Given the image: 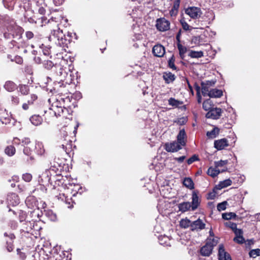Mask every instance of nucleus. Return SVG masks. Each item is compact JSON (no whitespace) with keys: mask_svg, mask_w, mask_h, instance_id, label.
<instances>
[{"mask_svg":"<svg viewBox=\"0 0 260 260\" xmlns=\"http://www.w3.org/2000/svg\"><path fill=\"white\" fill-rule=\"evenodd\" d=\"M209 87L206 85L204 83H202V94L205 96L206 95L209 96L210 93Z\"/></svg>","mask_w":260,"mask_h":260,"instance_id":"79ce46f5","label":"nucleus"},{"mask_svg":"<svg viewBox=\"0 0 260 260\" xmlns=\"http://www.w3.org/2000/svg\"><path fill=\"white\" fill-rule=\"evenodd\" d=\"M188 56L191 58H199L203 57L204 53L202 51H196L191 50L189 53Z\"/></svg>","mask_w":260,"mask_h":260,"instance_id":"e433bc0d","label":"nucleus"},{"mask_svg":"<svg viewBox=\"0 0 260 260\" xmlns=\"http://www.w3.org/2000/svg\"><path fill=\"white\" fill-rule=\"evenodd\" d=\"M170 22L165 18H160L156 21V27L161 31H165L170 29Z\"/></svg>","mask_w":260,"mask_h":260,"instance_id":"9b49d317","label":"nucleus"},{"mask_svg":"<svg viewBox=\"0 0 260 260\" xmlns=\"http://www.w3.org/2000/svg\"><path fill=\"white\" fill-rule=\"evenodd\" d=\"M177 48L179 50V55L180 56V58L183 59L185 57V54L187 51L186 47L182 46L180 43H178Z\"/></svg>","mask_w":260,"mask_h":260,"instance_id":"c9c22d12","label":"nucleus"},{"mask_svg":"<svg viewBox=\"0 0 260 260\" xmlns=\"http://www.w3.org/2000/svg\"><path fill=\"white\" fill-rule=\"evenodd\" d=\"M162 77L167 84L173 82L175 79V75L171 72L164 73Z\"/></svg>","mask_w":260,"mask_h":260,"instance_id":"5701e85b","label":"nucleus"},{"mask_svg":"<svg viewBox=\"0 0 260 260\" xmlns=\"http://www.w3.org/2000/svg\"><path fill=\"white\" fill-rule=\"evenodd\" d=\"M228 203L226 201L222 202L218 204L217 206V209L219 211H223L225 210L226 206Z\"/></svg>","mask_w":260,"mask_h":260,"instance_id":"a18cd8bd","label":"nucleus"},{"mask_svg":"<svg viewBox=\"0 0 260 260\" xmlns=\"http://www.w3.org/2000/svg\"><path fill=\"white\" fill-rule=\"evenodd\" d=\"M42 51L44 55L48 56L50 54V47L48 46L42 47Z\"/></svg>","mask_w":260,"mask_h":260,"instance_id":"864d4df0","label":"nucleus"},{"mask_svg":"<svg viewBox=\"0 0 260 260\" xmlns=\"http://www.w3.org/2000/svg\"><path fill=\"white\" fill-rule=\"evenodd\" d=\"M152 53L156 57H162L165 53V47L160 44L155 45L152 48Z\"/></svg>","mask_w":260,"mask_h":260,"instance_id":"6ab92c4d","label":"nucleus"},{"mask_svg":"<svg viewBox=\"0 0 260 260\" xmlns=\"http://www.w3.org/2000/svg\"><path fill=\"white\" fill-rule=\"evenodd\" d=\"M183 185L189 189L194 188V183L192 180L189 177L185 178L183 181Z\"/></svg>","mask_w":260,"mask_h":260,"instance_id":"7c9ffc66","label":"nucleus"},{"mask_svg":"<svg viewBox=\"0 0 260 260\" xmlns=\"http://www.w3.org/2000/svg\"><path fill=\"white\" fill-rule=\"evenodd\" d=\"M213 107V103L210 99H208L204 101L203 103V108L205 111H209Z\"/></svg>","mask_w":260,"mask_h":260,"instance_id":"2f4dec72","label":"nucleus"},{"mask_svg":"<svg viewBox=\"0 0 260 260\" xmlns=\"http://www.w3.org/2000/svg\"><path fill=\"white\" fill-rule=\"evenodd\" d=\"M205 228V223L203 222L202 220L199 218L196 221L191 222V230L194 231H201Z\"/></svg>","mask_w":260,"mask_h":260,"instance_id":"aec40b11","label":"nucleus"},{"mask_svg":"<svg viewBox=\"0 0 260 260\" xmlns=\"http://www.w3.org/2000/svg\"><path fill=\"white\" fill-rule=\"evenodd\" d=\"M234 232L236 235V237L240 236L243 235V231L241 229H236L234 231Z\"/></svg>","mask_w":260,"mask_h":260,"instance_id":"774afa93","label":"nucleus"},{"mask_svg":"<svg viewBox=\"0 0 260 260\" xmlns=\"http://www.w3.org/2000/svg\"><path fill=\"white\" fill-rule=\"evenodd\" d=\"M182 145L177 141L168 143L165 145V149L167 152H175L182 149Z\"/></svg>","mask_w":260,"mask_h":260,"instance_id":"ddd939ff","label":"nucleus"},{"mask_svg":"<svg viewBox=\"0 0 260 260\" xmlns=\"http://www.w3.org/2000/svg\"><path fill=\"white\" fill-rule=\"evenodd\" d=\"M185 158H186V156L183 155V156H181L179 157H175L174 158V159L176 161H177L178 163L181 164L183 162V161L184 160Z\"/></svg>","mask_w":260,"mask_h":260,"instance_id":"e2e57ef3","label":"nucleus"},{"mask_svg":"<svg viewBox=\"0 0 260 260\" xmlns=\"http://www.w3.org/2000/svg\"><path fill=\"white\" fill-rule=\"evenodd\" d=\"M180 0H175L173 8L178 10L180 6Z\"/></svg>","mask_w":260,"mask_h":260,"instance_id":"338daca9","label":"nucleus"},{"mask_svg":"<svg viewBox=\"0 0 260 260\" xmlns=\"http://www.w3.org/2000/svg\"><path fill=\"white\" fill-rule=\"evenodd\" d=\"M217 243V241L214 239L208 241L206 244L201 248L200 252L201 255L205 256H209L212 253L213 247Z\"/></svg>","mask_w":260,"mask_h":260,"instance_id":"0eeeda50","label":"nucleus"},{"mask_svg":"<svg viewBox=\"0 0 260 260\" xmlns=\"http://www.w3.org/2000/svg\"><path fill=\"white\" fill-rule=\"evenodd\" d=\"M232 182L231 179H227L219 182V184L216 185L215 188L218 190H220L222 188L230 186L232 184Z\"/></svg>","mask_w":260,"mask_h":260,"instance_id":"393cba45","label":"nucleus"},{"mask_svg":"<svg viewBox=\"0 0 260 260\" xmlns=\"http://www.w3.org/2000/svg\"><path fill=\"white\" fill-rule=\"evenodd\" d=\"M216 197V192L213 190V192H209L208 194V199L213 200Z\"/></svg>","mask_w":260,"mask_h":260,"instance_id":"680f3d73","label":"nucleus"},{"mask_svg":"<svg viewBox=\"0 0 260 260\" xmlns=\"http://www.w3.org/2000/svg\"><path fill=\"white\" fill-rule=\"evenodd\" d=\"M66 203L68 204V208H72L73 207V202L72 201L71 199H68L65 198Z\"/></svg>","mask_w":260,"mask_h":260,"instance_id":"052dcab7","label":"nucleus"},{"mask_svg":"<svg viewBox=\"0 0 260 260\" xmlns=\"http://www.w3.org/2000/svg\"><path fill=\"white\" fill-rule=\"evenodd\" d=\"M200 204V201L199 199L198 193L193 191L192 193L191 202H184L180 203L178 205L179 210L182 213L188 211L196 210Z\"/></svg>","mask_w":260,"mask_h":260,"instance_id":"39448f33","label":"nucleus"},{"mask_svg":"<svg viewBox=\"0 0 260 260\" xmlns=\"http://www.w3.org/2000/svg\"><path fill=\"white\" fill-rule=\"evenodd\" d=\"M23 153L24 154L29 156L31 154V149L28 147H24L23 149Z\"/></svg>","mask_w":260,"mask_h":260,"instance_id":"69168bd1","label":"nucleus"},{"mask_svg":"<svg viewBox=\"0 0 260 260\" xmlns=\"http://www.w3.org/2000/svg\"><path fill=\"white\" fill-rule=\"evenodd\" d=\"M180 226L182 228L187 229L191 226V221L188 218L182 219L180 221Z\"/></svg>","mask_w":260,"mask_h":260,"instance_id":"473e14b6","label":"nucleus"},{"mask_svg":"<svg viewBox=\"0 0 260 260\" xmlns=\"http://www.w3.org/2000/svg\"><path fill=\"white\" fill-rule=\"evenodd\" d=\"M220 132V129L217 127H214L211 131H208L206 136L209 139H213L217 137Z\"/></svg>","mask_w":260,"mask_h":260,"instance_id":"b1692460","label":"nucleus"},{"mask_svg":"<svg viewBox=\"0 0 260 260\" xmlns=\"http://www.w3.org/2000/svg\"><path fill=\"white\" fill-rule=\"evenodd\" d=\"M185 13L192 19H197L201 16L202 12L200 8L190 7L185 10Z\"/></svg>","mask_w":260,"mask_h":260,"instance_id":"f8f14e48","label":"nucleus"},{"mask_svg":"<svg viewBox=\"0 0 260 260\" xmlns=\"http://www.w3.org/2000/svg\"><path fill=\"white\" fill-rule=\"evenodd\" d=\"M191 43L196 46L208 45L207 37L205 35L194 36L191 39Z\"/></svg>","mask_w":260,"mask_h":260,"instance_id":"4468645a","label":"nucleus"},{"mask_svg":"<svg viewBox=\"0 0 260 260\" xmlns=\"http://www.w3.org/2000/svg\"><path fill=\"white\" fill-rule=\"evenodd\" d=\"M186 135L184 129H182L179 131V134L177 135V142H179L182 146H185L186 144L185 141H184V138Z\"/></svg>","mask_w":260,"mask_h":260,"instance_id":"cd10ccee","label":"nucleus"},{"mask_svg":"<svg viewBox=\"0 0 260 260\" xmlns=\"http://www.w3.org/2000/svg\"><path fill=\"white\" fill-rule=\"evenodd\" d=\"M19 91L23 95H27L29 91V87L26 85H21L19 86Z\"/></svg>","mask_w":260,"mask_h":260,"instance_id":"a19ab883","label":"nucleus"},{"mask_svg":"<svg viewBox=\"0 0 260 260\" xmlns=\"http://www.w3.org/2000/svg\"><path fill=\"white\" fill-rule=\"evenodd\" d=\"M180 23H181L182 28L185 30H190V26L188 24V23L185 21L184 20H181Z\"/></svg>","mask_w":260,"mask_h":260,"instance_id":"6e6d98bb","label":"nucleus"},{"mask_svg":"<svg viewBox=\"0 0 260 260\" xmlns=\"http://www.w3.org/2000/svg\"><path fill=\"white\" fill-rule=\"evenodd\" d=\"M236 214L234 212L224 213L222 214V217L225 220H230L236 217Z\"/></svg>","mask_w":260,"mask_h":260,"instance_id":"ea45409f","label":"nucleus"},{"mask_svg":"<svg viewBox=\"0 0 260 260\" xmlns=\"http://www.w3.org/2000/svg\"><path fill=\"white\" fill-rule=\"evenodd\" d=\"M3 4L6 8L11 10L14 8L15 4V0H3Z\"/></svg>","mask_w":260,"mask_h":260,"instance_id":"4c0bfd02","label":"nucleus"},{"mask_svg":"<svg viewBox=\"0 0 260 260\" xmlns=\"http://www.w3.org/2000/svg\"><path fill=\"white\" fill-rule=\"evenodd\" d=\"M52 184L54 186L56 185H59L60 183L61 184H65V185H72L73 183H71L69 182L68 183L66 182V180L63 178V176H61L59 175H52Z\"/></svg>","mask_w":260,"mask_h":260,"instance_id":"f3484780","label":"nucleus"},{"mask_svg":"<svg viewBox=\"0 0 260 260\" xmlns=\"http://www.w3.org/2000/svg\"><path fill=\"white\" fill-rule=\"evenodd\" d=\"M24 19L25 21L27 20L30 23H37L40 20V19L36 20L35 17H28L27 15H26V14H24Z\"/></svg>","mask_w":260,"mask_h":260,"instance_id":"8fccbe9b","label":"nucleus"},{"mask_svg":"<svg viewBox=\"0 0 260 260\" xmlns=\"http://www.w3.org/2000/svg\"><path fill=\"white\" fill-rule=\"evenodd\" d=\"M199 160L198 156L194 154L187 160V163L188 165H191L196 161Z\"/></svg>","mask_w":260,"mask_h":260,"instance_id":"09e8293b","label":"nucleus"},{"mask_svg":"<svg viewBox=\"0 0 260 260\" xmlns=\"http://www.w3.org/2000/svg\"><path fill=\"white\" fill-rule=\"evenodd\" d=\"M72 33L69 32L65 34L62 30L58 28L51 31L49 37V39L50 41H52L56 45L62 47L66 50V48H68V45L72 40Z\"/></svg>","mask_w":260,"mask_h":260,"instance_id":"f03ea898","label":"nucleus"},{"mask_svg":"<svg viewBox=\"0 0 260 260\" xmlns=\"http://www.w3.org/2000/svg\"><path fill=\"white\" fill-rule=\"evenodd\" d=\"M175 58L174 55H172L168 60V67L173 70H176V67L175 65Z\"/></svg>","mask_w":260,"mask_h":260,"instance_id":"c03bdc74","label":"nucleus"},{"mask_svg":"<svg viewBox=\"0 0 260 260\" xmlns=\"http://www.w3.org/2000/svg\"><path fill=\"white\" fill-rule=\"evenodd\" d=\"M223 92L221 90L212 89L210 90L209 96L210 98H220L222 95Z\"/></svg>","mask_w":260,"mask_h":260,"instance_id":"c85d7f7f","label":"nucleus"},{"mask_svg":"<svg viewBox=\"0 0 260 260\" xmlns=\"http://www.w3.org/2000/svg\"><path fill=\"white\" fill-rule=\"evenodd\" d=\"M4 87L6 90L9 92L13 91L17 88L16 84L11 81H6Z\"/></svg>","mask_w":260,"mask_h":260,"instance_id":"a878e982","label":"nucleus"},{"mask_svg":"<svg viewBox=\"0 0 260 260\" xmlns=\"http://www.w3.org/2000/svg\"><path fill=\"white\" fill-rule=\"evenodd\" d=\"M15 148L12 145L7 146L5 150V153L10 156L14 155L15 153Z\"/></svg>","mask_w":260,"mask_h":260,"instance_id":"58836bf2","label":"nucleus"},{"mask_svg":"<svg viewBox=\"0 0 260 260\" xmlns=\"http://www.w3.org/2000/svg\"><path fill=\"white\" fill-rule=\"evenodd\" d=\"M12 61H15L18 64H21L23 62V59L20 56H15L13 58L11 59Z\"/></svg>","mask_w":260,"mask_h":260,"instance_id":"5fc2aeb1","label":"nucleus"},{"mask_svg":"<svg viewBox=\"0 0 260 260\" xmlns=\"http://www.w3.org/2000/svg\"><path fill=\"white\" fill-rule=\"evenodd\" d=\"M7 203L9 205L15 206L20 203V199L18 196L15 193H11L8 194Z\"/></svg>","mask_w":260,"mask_h":260,"instance_id":"2eb2a0df","label":"nucleus"},{"mask_svg":"<svg viewBox=\"0 0 260 260\" xmlns=\"http://www.w3.org/2000/svg\"><path fill=\"white\" fill-rule=\"evenodd\" d=\"M53 170H46L39 176L38 182L41 185L44 187L52 185V174Z\"/></svg>","mask_w":260,"mask_h":260,"instance_id":"423d86ee","label":"nucleus"},{"mask_svg":"<svg viewBox=\"0 0 260 260\" xmlns=\"http://www.w3.org/2000/svg\"><path fill=\"white\" fill-rule=\"evenodd\" d=\"M229 145L228 141L225 138L215 140L214 142V146L218 150H223Z\"/></svg>","mask_w":260,"mask_h":260,"instance_id":"a211bd4d","label":"nucleus"},{"mask_svg":"<svg viewBox=\"0 0 260 260\" xmlns=\"http://www.w3.org/2000/svg\"><path fill=\"white\" fill-rule=\"evenodd\" d=\"M43 66L47 69H50L54 66V63L50 60H44Z\"/></svg>","mask_w":260,"mask_h":260,"instance_id":"de8ad7c7","label":"nucleus"},{"mask_svg":"<svg viewBox=\"0 0 260 260\" xmlns=\"http://www.w3.org/2000/svg\"><path fill=\"white\" fill-rule=\"evenodd\" d=\"M249 255L250 257L255 258L256 257L260 255V249L257 248L251 250L249 252Z\"/></svg>","mask_w":260,"mask_h":260,"instance_id":"37998d69","label":"nucleus"},{"mask_svg":"<svg viewBox=\"0 0 260 260\" xmlns=\"http://www.w3.org/2000/svg\"><path fill=\"white\" fill-rule=\"evenodd\" d=\"M35 149L36 153L39 155L44 154L45 150L43 144L41 142H37L36 143Z\"/></svg>","mask_w":260,"mask_h":260,"instance_id":"bb28decb","label":"nucleus"},{"mask_svg":"<svg viewBox=\"0 0 260 260\" xmlns=\"http://www.w3.org/2000/svg\"><path fill=\"white\" fill-rule=\"evenodd\" d=\"M222 111V110L220 108L213 107L211 110L206 113V117L214 120L218 119L220 117Z\"/></svg>","mask_w":260,"mask_h":260,"instance_id":"9d476101","label":"nucleus"},{"mask_svg":"<svg viewBox=\"0 0 260 260\" xmlns=\"http://www.w3.org/2000/svg\"><path fill=\"white\" fill-rule=\"evenodd\" d=\"M11 102L14 105H17L19 103V98L16 96H11Z\"/></svg>","mask_w":260,"mask_h":260,"instance_id":"13d9d810","label":"nucleus"},{"mask_svg":"<svg viewBox=\"0 0 260 260\" xmlns=\"http://www.w3.org/2000/svg\"><path fill=\"white\" fill-rule=\"evenodd\" d=\"M168 104L169 105L174 107L178 108L183 104L182 101L176 100L175 98H171L168 100Z\"/></svg>","mask_w":260,"mask_h":260,"instance_id":"c756f323","label":"nucleus"},{"mask_svg":"<svg viewBox=\"0 0 260 260\" xmlns=\"http://www.w3.org/2000/svg\"><path fill=\"white\" fill-rule=\"evenodd\" d=\"M19 220L20 222H22L26 219V215L25 212L20 211L19 213Z\"/></svg>","mask_w":260,"mask_h":260,"instance_id":"4d7b16f0","label":"nucleus"},{"mask_svg":"<svg viewBox=\"0 0 260 260\" xmlns=\"http://www.w3.org/2000/svg\"><path fill=\"white\" fill-rule=\"evenodd\" d=\"M25 36L27 39L30 40L34 37V35L32 31H27L25 32Z\"/></svg>","mask_w":260,"mask_h":260,"instance_id":"0e129e2a","label":"nucleus"},{"mask_svg":"<svg viewBox=\"0 0 260 260\" xmlns=\"http://www.w3.org/2000/svg\"><path fill=\"white\" fill-rule=\"evenodd\" d=\"M60 142L61 144L58 145V147L62 148L63 151L66 152L67 153H68L67 145H70V144L69 143H71L72 141L68 139V133L63 129H61L60 131Z\"/></svg>","mask_w":260,"mask_h":260,"instance_id":"6e6552de","label":"nucleus"},{"mask_svg":"<svg viewBox=\"0 0 260 260\" xmlns=\"http://www.w3.org/2000/svg\"><path fill=\"white\" fill-rule=\"evenodd\" d=\"M25 204L28 208L34 209V211L30 212V215L34 217L31 221L27 220L25 224H28V228L26 230H31L34 227V223L39 217V206L36 198L33 196L27 197L25 200Z\"/></svg>","mask_w":260,"mask_h":260,"instance_id":"20e7f679","label":"nucleus"},{"mask_svg":"<svg viewBox=\"0 0 260 260\" xmlns=\"http://www.w3.org/2000/svg\"><path fill=\"white\" fill-rule=\"evenodd\" d=\"M218 260H232L230 255L226 252L222 244H220L218 247Z\"/></svg>","mask_w":260,"mask_h":260,"instance_id":"dca6fc26","label":"nucleus"},{"mask_svg":"<svg viewBox=\"0 0 260 260\" xmlns=\"http://www.w3.org/2000/svg\"><path fill=\"white\" fill-rule=\"evenodd\" d=\"M226 225L229 226L233 231L237 229V224L232 222H229L226 223Z\"/></svg>","mask_w":260,"mask_h":260,"instance_id":"bf43d9fd","label":"nucleus"},{"mask_svg":"<svg viewBox=\"0 0 260 260\" xmlns=\"http://www.w3.org/2000/svg\"><path fill=\"white\" fill-rule=\"evenodd\" d=\"M234 241L239 244H243L245 242V239L243 236L235 237L234 238Z\"/></svg>","mask_w":260,"mask_h":260,"instance_id":"3c124183","label":"nucleus"},{"mask_svg":"<svg viewBox=\"0 0 260 260\" xmlns=\"http://www.w3.org/2000/svg\"><path fill=\"white\" fill-rule=\"evenodd\" d=\"M217 168H214L213 167H210L207 171L208 175L213 178L216 177L220 172Z\"/></svg>","mask_w":260,"mask_h":260,"instance_id":"72a5a7b5","label":"nucleus"},{"mask_svg":"<svg viewBox=\"0 0 260 260\" xmlns=\"http://www.w3.org/2000/svg\"><path fill=\"white\" fill-rule=\"evenodd\" d=\"M49 109L53 112L56 116H60L63 113L64 109H66L60 101L58 100L54 102Z\"/></svg>","mask_w":260,"mask_h":260,"instance_id":"1a4fd4ad","label":"nucleus"},{"mask_svg":"<svg viewBox=\"0 0 260 260\" xmlns=\"http://www.w3.org/2000/svg\"><path fill=\"white\" fill-rule=\"evenodd\" d=\"M29 120L34 125L38 126L42 124L43 118L39 115H34L30 117Z\"/></svg>","mask_w":260,"mask_h":260,"instance_id":"4be33fe9","label":"nucleus"},{"mask_svg":"<svg viewBox=\"0 0 260 260\" xmlns=\"http://www.w3.org/2000/svg\"><path fill=\"white\" fill-rule=\"evenodd\" d=\"M4 236L5 237H8L10 239V241L7 240L6 242H7V250L9 252H11L13 249V245L12 244V241L15 238V237L13 234L10 233L9 234H8L7 233H5Z\"/></svg>","mask_w":260,"mask_h":260,"instance_id":"412c9836","label":"nucleus"},{"mask_svg":"<svg viewBox=\"0 0 260 260\" xmlns=\"http://www.w3.org/2000/svg\"><path fill=\"white\" fill-rule=\"evenodd\" d=\"M56 75L58 76V81H56L55 86L57 91H59V88L64 87L66 84H71L74 80V76H72L71 72L69 70L67 72L66 68H63L60 66H56Z\"/></svg>","mask_w":260,"mask_h":260,"instance_id":"7ed1b4c3","label":"nucleus"},{"mask_svg":"<svg viewBox=\"0 0 260 260\" xmlns=\"http://www.w3.org/2000/svg\"><path fill=\"white\" fill-rule=\"evenodd\" d=\"M22 178L25 181L29 182L32 179V175L29 173H25L23 175Z\"/></svg>","mask_w":260,"mask_h":260,"instance_id":"603ef678","label":"nucleus"},{"mask_svg":"<svg viewBox=\"0 0 260 260\" xmlns=\"http://www.w3.org/2000/svg\"><path fill=\"white\" fill-rule=\"evenodd\" d=\"M0 27L5 39H13L11 44L14 46L20 48L25 46L22 36L23 29L16 24L13 19L8 15H0Z\"/></svg>","mask_w":260,"mask_h":260,"instance_id":"f257e3e1","label":"nucleus"},{"mask_svg":"<svg viewBox=\"0 0 260 260\" xmlns=\"http://www.w3.org/2000/svg\"><path fill=\"white\" fill-rule=\"evenodd\" d=\"M228 160H220L219 161L214 162L215 168L223 167L224 165L228 164Z\"/></svg>","mask_w":260,"mask_h":260,"instance_id":"49530a36","label":"nucleus"},{"mask_svg":"<svg viewBox=\"0 0 260 260\" xmlns=\"http://www.w3.org/2000/svg\"><path fill=\"white\" fill-rule=\"evenodd\" d=\"M44 215L51 221H55L56 219V214L51 210H44Z\"/></svg>","mask_w":260,"mask_h":260,"instance_id":"f704fd0d","label":"nucleus"}]
</instances>
